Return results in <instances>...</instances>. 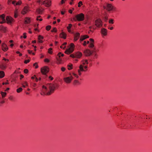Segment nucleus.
<instances>
[{"instance_id": "obj_49", "label": "nucleus", "mask_w": 152, "mask_h": 152, "mask_svg": "<svg viewBox=\"0 0 152 152\" xmlns=\"http://www.w3.org/2000/svg\"><path fill=\"white\" fill-rule=\"evenodd\" d=\"M83 67L85 69V70H86V71L87 70V68H88V66H85L83 65Z\"/></svg>"}, {"instance_id": "obj_59", "label": "nucleus", "mask_w": 152, "mask_h": 152, "mask_svg": "<svg viewBox=\"0 0 152 152\" xmlns=\"http://www.w3.org/2000/svg\"><path fill=\"white\" fill-rule=\"evenodd\" d=\"M65 12V11H61V14L62 15H64V13Z\"/></svg>"}, {"instance_id": "obj_52", "label": "nucleus", "mask_w": 152, "mask_h": 152, "mask_svg": "<svg viewBox=\"0 0 152 152\" xmlns=\"http://www.w3.org/2000/svg\"><path fill=\"white\" fill-rule=\"evenodd\" d=\"M108 19H107V18L106 17H105V18H104V20L105 21H107V20Z\"/></svg>"}, {"instance_id": "obj_39", "label": "nucleus", "mask_w": 152, "mask_h": 152, "mask_svg": "<svg viewBox=\"0 0 152 152\" xmlns=\"http://www.w3.org/2000/svg\"><path fill=\"white\" fill-rule=\"evenodd\" d=\"M40 17H41V16H39L38 17H37V20H39L40 21H42V18H40L39 19V18H40Z\"/></svg>"}, {"instance_id": "obj_7", "label": "nucleus", "mask_w": 152, "mask_h": 152, "mask_svg": "<svg viewBox=\"0 0 152 152\" xmlns=\"http://www.w3.org/2000/svg\"><path fill=\"white\" fill-rule=\"evenodd\" d=\"M41 71L43 74L46 75L49 72V69L48 67L45 66L41 68Z\"/></svg>"}, {"instance_id": "obj_24", "label": "nucleus", "mask_w": 152, "mask_h": 152, "mask_svg": "<svg viewBox=\"0 0 152 152\" xmlns=\"http://www.w3.org/2000/svg\"><path fill=\"white\" fill-rule=\"evenodd\" d=\"M4 72L2 71H0V78L3 77L4 76Z\"/></svg>"}, {"instance_id": "obj_55", "label": "nucleus", "mask_w": 152, "mask_h": 152, "mask_svg": "<svg viewBox=\"0 0 152 152\" xmlns=\"http://www.w3.org/2000/svg\"><path fill=\"white\" fill-rule=\"evenodd\" d=\"M20 79H21L22 78H23L24 77V76L23 75H20Z\"/></svg>"}, {"instance_id": "obj_10", "label": "nucleus", "mask_w": 152, "mask_h": 152, "mask_svg": "<svg viewBox=\"0 0 152 152\" xmlns=\"http://www.w3.org/2000/svg\"><path fill=\"white\" fill-rule=\"evenodd\" d=\"M51 1H49L48 0H45L44 1L42 4H44L46 6H49L51 5Z\"/></svg>"}, {"instance_id": "obj_26", "label": "nucleus", "mask_w": 152, "mask_h": 152, "mask_svg": "<svg viewBox=\"0 0 152 152\" xmlns=\"http://www.w3.org/2000/svg\"><path fill=\"white\" fill-rule=\"evenodd\" d=\"M0 67L1 69L4 70L6 68V66L4 64H2L0 65Z\"/></svg>"}, {"instance_id": "obj_51", "label": "nucleus", "mask_w": 152, "mask_h": 152, "mask_svg": "<svg viewBox=\"0 0 152 152\" xmlns=\"http://www.w3.org/2000/svg\"><path fill=\"white\" fill-rule=\"evenodd\" d=\"M18 15L17 13L15 12V13L14 17L15 18H16L17 17Z\"/></svg>"}, {"instance_id": "obj_34", "label": "nucleus", "mask_w": 152, "mask_h": 152, "mask_svg": "<svg viewBox=\"0 0 152 152\" xmlns=\"http://www.w3.org/2000/svg\"><path fill=\"white\" fill-rule=\"evenodd\" d=\"M109 22L110 23L113 24L114 23L113 20V19L110 20Z\"/></svg>"}, {"instance_id": "obj_14", "label": "nucleus", "mask_w": 152, "mask_h": 152, "mask_svg": "<svg viewBox=\"0 0 152 152\" xmlns=\"http://www.w3.org/2000/svg\"><path fill=\"white\" fill-rule=\"evenodd\" d=\"M28 10V9L27 7H25L23 9L21 13L22 14L24 15L26 14Z\"/></svg>"}, {"instance_id": "obj_6", "label": "nucleus", "mask_w": 152, "mask_h": 152, "mask_svg": "<svg viewBox=\"0 0 152 152\" xmlns=\"http://www.w3.org/2000/svg\"><path fill=\"white\" fill-rule=\"evenodd\" d=\"M95 25L97 27L100 28L102 25V20L100 19H97L95 21Z\"/></svg>"}, {"instance_id": "obj_64", "label": "nucleus", "mask_w": 152, "mask_h": 152, "mask_svg": "<svg viewBox=\"0 0 152 152\" xmlns=\"http://www.w3.org/2000/svg\"><path fill=\"white\" fill-rule=\"evenodd\" d=\"M15 1H13L12 2V4H14V5H15Z\"/></svg>"}, {"instance_id": "obj_36", "label": "nucleus", "mask_w": 152, "mask_h": 152, "mask_svg": "<svg viewBox=\"0 0 152 152\" xmlns=\"http://www.w3.org/2000/svg\"><path fill=\"white\" fill-rule=\"evenodd\" d=\"M57 31V30L56 28H54L52 30L51 32H56Z\"/></svg>"}, {"instance_id": "obj_19", "label": "nucleus", "mask_w": 152, "mask_h": 152, "mask_svg": "<svg viewBox=\"0 0 152 152\" xmlns=\"http://www.w3.org/2000/svg\"><path fill=\"white\" fill-rule=\"evenodd\" d=\"M89 37V36L87 35H84L82 36H81L80 39V41H82L86 39Z\"/></svg>"}, {"instance_id": "obj_60", "label": "nucleus", "mask_w": 152, "mask_h": 152, "mask_svg": "<svg viewBox=\"0 0 152 152\" xmlns=\"http://www.w3.org/2000/svg\"><path fill=\"white\" fill-rule=\"evenodd\" d=\"M11 1V0H8V4H10Z\"/></svg>"}, {"instance_id": "obj_4", "label": "nucleus", "mask_w": 152, "mask_h": 152, "mask_svg": "<svg viewBox=\"0 0 152 152\" xmlns=\"http://www.w3.org/2000/svg\"><path fill=\"white\" fill-rule=\"evenodd\" d=\"M70 76H69L65 77L64 78V81L66 83H70L71 82L73 78L72 75L71 74H70Z\"/></svg>"}, {"instance_id": "obj_9", "label": "nucleus", "mask_w": 152, "mask_h": 152, "mask_svg": "<svg viewBox=\"0 0 152 152\" xmlns=\"http://www.w3.org/2000/svg\"><path fill=\"white\" fill-rule=\"evenodd\" d=\"M5 16L4 14L0 15V23H3L5 22L6 21L5 19Z\"/></svg>"}, {"instance_id": "obj_16", "label": "nucleus", "mask_w": 152, "mask_h": 152, "mask_svg": "<svg viewBox=\"0 0 152 152\" xmlns=\"http://www.w3.org/2000/svg\"><path fill=\"white\" fill-rule=\"evenodd\" d=\"M101 34L104 36H106L107 34V30L105 28H102L101 30Z\"/></svg>"}, {"instance_id": "obj_58", "label": "nucleus", "mask_w": 152, "mask_h": 152, "mask_svg": "<svg viewBox=\"0 0 152 152\" xmlns=\"http://www.w3.org/2000/svg\"><path fill=\"white\" fill-rule=\"evenodd\" d=\"M42 0H38V2L39 3H41V4H42V1H41Z\"/></svg>"}, {"instance_id": "obj_62", "label": "nucleus", "mask_w": 152, "mask_h": 152, "mask_svg": "<svg viewBox=\"0 0 152 152\" xmlns=\"http://www.w3.org/2000/svg\"><path fill=\"white\" fill-rule=\"evenodd\" d=\"M3 60H4L5 61H9V60L8 59H6L5 58H4Z\"/></svg>"}, {"instance_id": "obj_42", "label": "nucleus", "mask_w": 152, "mask_h": 152, "mask_svg": "<svg viewBox=\"0 0 152 152\" xmlns=\"http://www.w3.org/2000/svg\"><path fill=\"white\" fill-rule=\"evenodd\" d=\"M28 70L27 69H25L24 70V72L25 73L27 74L28 72Z\"/></svg>"}, {"instance_id": "obj_29", "label": "nucleus", "mask_w": 152, "mask_h": 152, "mask_svg": "<svg viewBox=\"0 0 152 152\" xmlns=\"http://www.w3.org/2000/svg\"><path fill=\"white\" fill-rule=\"evenodd\" d=\"M22 90V88H18L17 89V92L18 93H20L21 91Z\"/></svg>"}, {"instance_id": "obj_35", "label": "nucleus", "mask_w": 152, "mask_h": 152, "mask_svg": "<svg viewBox=\"0 0 152 152\" xmlns=\"http://www.w3.org/2000/svg\"><path fill=\"white\" fill-rule=\"evenodd\" d=\"M83 4H82V2L81 1H80V2H79L78 3V7H80V6H81V5H82Z\"/></svg>"}, {"instance_id": "obj_3", "label": "nucleus", "mask_w": 152, "mask_h": 152, "mask_svg": "<svg viewBox=\"0 0 152 152\" xmlns=\"http://www.w3.org/2000/svg\"><path fill=\"white\" fill-rule=\"evenodd\" d=\"M76 18H74L73 20L75 21L77 20L78 21H82L84 19V15L82 13H80L76 15Z\"/></svg>"}, {"instance_id": "obj_13", "label": "nucleus", "mask_w": 152, "mask_h": 152, "mask_svg": "<svg viewBox=\"0 0 152 152\" xmlns=\"http://www.w3.org/2000/svg\"><path fill=\"white\" fill-rule=\"evenodd\" d=\"M6 20L7 23H11L13 20V19L11 17L7 16L6 18Z\"/></svg>"}, {"instance_id": "obj_30", "label": "nucleus", "mask_w": 152, "mask_h": 152, "mask_svg": "<svg viewBox=\"0 0 152 152\" xmlns=\"http://www.w3.org/2000/svg\"><path fill=\"white\" fill-rule=\"evenodd\" d=\"M72 64H70V65H68V69L69 70H70L72 69Z\"/></svg>"}, {"instance_id": "obj_38", "label": "nucleus", "mask_w": 152, "mask_h": 152, "mask_svg": "<svg viewBox=\"0 0 152 152\" xmlns=\"http://www.w3.org/2000/svg\"><path fill=\"white\" fill-rule=\"evenodd\" d=\"M72 74L75 77H76L77 78H78V77H79L76 74L74 73H73Z\"/></svg>"}, {"instance_id": "obj_32", "label": "nucleus", "mask_w": 152, "mask_h": 152, "mask_svg": "<svg viewBox=\"0 0 152 152\" xmlns=\"http://www.w3.org/2000/svg\"><path fill=\"white\" fill-rule=\"evenodd\" d=\"M52 48H50L48 49V53L50 54H52Z\"/></svg>"}, {"instance_id": "obj_22", "label": "nucleus", "mask_w": 152, "mask_h": 152, "mask_svg": "<svg viewBox=\"0 0 152 152\" xmlns=\"http://www.w3.org/2000/svg\"><path fill=\"white\" fill-rule=\"evenodd\" d=\"M60 36L61 37L65 39L66 37V34L64 32H62L60 34Z\"/></svg>"}, {"instance_id": "obj_33", "label": "nucleus", "mask_w": 152, "mask_h": 152, "mask_svg": "<svg viewBox=\"0 0 152 152\" xmlns=\"http://www.w3.org/2000/svg\"><path fill=\"white\" fill-rule=\"evenodd\" d=\"M51 28V26H48L46 27V29L47 31L49 30Z\"/></svg>"}, {"instance_id": "obj_8", "label": "nucleus", "mask_w": 152, "mask_h": 152, "mask_svg": "<svg viewBox=\"0 0 152 152\" xmlns=\"http://www.w3.org/2000/svg\"><path fill=\"white\" fill-rule=\"evenodd\" d=\"M104 8L106 9L108 11H109L112 10L113 8L111 4H107L106 7H104Z\"/></svg>"}, {"instance_id": "obj_41", "label": "nucleus", "mask_w": 152, "mask_h": 152, "mask_svg": "<svg viewBox=\"0 0 152 152\" xmlns=\"http://www.w3.org/2000/svg\"><path fill=\"white\" fill-rule=\"evenodd\" d=\"M21 3V1H19L16 3V5H20Z\"/></svg>"}, {"instance_id": "obj_20", "label": "nucleus", "mask_w": 152, "mask_h": 152, "mask_svg": "<svg viewBox=\"0 0 152 152\" xmlns=\"http://www.w3.org/2000/svg\"><path fill=\"white\" fill-rule=\"evenodd\" d=\"M60 55H61V56H64V54H62L61 53L59 52L58 54V56L59 57V58H57V59L58 61L59 62V63H60V62L61 61V60L60 58V57H61Z\"/></svg>"}, {"instance_id": "obj_37", "label": "nucleus", "mask_w": 152, "mask_h": 152, "mask_svg": "<svg viewBox=\"0 0 152 152\" xmlns=\"http://www.w3.org/2000/svg\"><path fill=\"white\" fill-rule=\"evenodd\" d=\"M72 25L71 24H69V26H68L67 27V29H70L71 28L72 26Z\"/></svg>"}, {"instance_id": "obj_40", "label": "nucleus", "mask_w": 152, "mask_h": 152, "mask_svg": "<svg viewBox=\"0 0 152 152\" xmlns=\"http://www.w3.org/2000/svg\"><path fill=\"white\" fill-rule=\"evenodd\" d=\"M94 46V45L93 42H91L90 44V47L91 48H93Z\"/></svg>"}, {"instance_id": "obj_46", "label": "nucleus", "mask_w": 152, "mask_h": 152, "mask_svg": "<svg viewBox=\"0 0 152 152\" xmlns=\"http://www.w3.org/2000/svg\"><path fill=\"white\" fill-rule=\"evenodd\" d=\"M70 57H71L72 58H76L75 57V55H74L73 54H71L70 55Z\"/></svg>"}, {"instance_id": "obj_15", "label": "nucleus", "mask_w": 152, "mask_h": 152, "mask_svg": "<svg viewBox=\"0 0 152 152\" xmlns=\"http://www.w3.org/2000/svg\"><path fill=\"white\" fill-rule=\"evenodd\" d=\"M84 53L85 55L87 56H89L92 54L91 51L88 49H86L84 51Z\"/></svg>"}, {"instance_id": "obj_2", "label": "nucleus", "mask_w": 152, "mask_h": 152, "mask_svg": "<svg viewBox=\"0 0 152 152\" xmlns=\"http://www.w3.org/2000/svg\"><path fill=\"white\" fill-rule=\"evenodd\" d=\"M82 64H80L79 66V69L78 70V72L80 75L81 74V71H86V70H85L83 69V65H84L86 64H88V60H86L82 61Z\"/></svg>"}, {"instance_id": "obj_23", "label": "nucleus", "mask_w": 152, "mask_h": 152, "mask_svg": "<svg viewBox=\"0 0 152 152\" xmlns=\"http://www.w3.org/2000/svg\"><path fill=\"white\" fill-rule=\"evenodd\" d=\"M0 30L5 32L6 31V27H4L2 26H0Z\"/></svg>"}, {"instance_id": "obj_12", "label": "nucleus", "mask_w": 152, "mask_h": 152, "mask_svg": "<svg viewBox=\"0 0 152 152\" xmlns=\"http://www.w3.org/2000/svg\"><path fill=\"white\" fill-rule=\"evenodd\" d=\"M80 36V34L79 33H76L74 34V40L76 41L79 39Z\"/></svg>"}, {"instance_id": "obj_44", "label": "nucleus", "mask_w": 152, "mask_h": 152, "mask_svg": "<svg viewBox=\"0 0 152 152\" xmlns=\"http://www.w3.org/2000/svg\"><path fill=\"white\" fill-rule=\"evenodd\" d=\"M34 66H35V68H37L38 67V66L37 65V63H35L34 64Z\"/></svg>"}, {"instance_id": "obj_45", "label": "nucleus", "mask_w": 152, "mask_h": 152, "mask_svg": "<svg viewBox=\"0 0 152 152\" xmlns=\"http://www.w3.org/2000/svg\"><path fill=\"white\" fill-rule=\"evenodd\" d=\"M61 70L63 72H64L65 70V68L64 67H62L61 68Z\"/></svg>"}, {"instance_id": "obj_11", "label": "nucleus", "mask_w": 152, "mask_h": 152, "mask_svg": "<svg viewBox=\"0 0 152 152\" xmlns=\"http://www.w3.org/2000/svg\"><path fill=\"white\" fill-rule=\"evenodd\" d=\"M1 47L2 50L4 51H6L8 49L7 46L6 44L4 43L2 44Z\"/></svg>"}, {"instance_id": "obj_18", "label": "nucleus", "mask_w": 152, "mask_h": 152, "mask_svg": "<svg viewBox=\"0 0 152 152\" xmlns=\"http://www.w3.org/2000/svg\"><path fill=\"white\" fill-rule=\"evenodd\" d=\"M82 56V53L80 52H77L75 54V56L76 58H80Z\"/></svg>"}, {"instance_id": "obj_21", "label": "nucleus", "mask_w": 152, "mask_h": 152, "mask_svg": "<svg viewBox=\"0 0 152 152\" xmlns=\"http://www.w3.org/2000/svg\"><path fill=\"white\" fill-rule=\"evenodd\" d=\"M43 39V37L40 35H39L38 36V39L39 42V43H42L43 42V41L42 40Z\"/></svg>"}, {"instance_id": "obj_47", "label": "nucleus", "mask_w": 152, "mask_h": 152, "mask_svg": "<svg viewBox=\"0 0 152 152\" xmlns=\"http://www.w3.org/2000/svg\"><path fill=\"white\" fill-rule=\"evenodd\" d=\"M45 62H49V60L48 59L46 58L45 59Z\"/></svg>"}, {"instance_id": "obj_56", "label": "nucleus", "mask_w": 152, "mask_h": 152, "mask_svg": "<svg viewBox=\"0 0 152 152\" xmlns=\"http://www.w3.org/2000/svg\"><path fill=\"white\" fill-rule=\"evenodd\" d=\"M36 85V84L35 83H33L32 84V86L34 87Z\"/></svg>"}, {"instance_id": "obj_31", "label": "nucleus", "mask_w": 152, "mask_h": 152, "mask_svg": "<svg viewBox=\"0 0 152 152\" xmlns=\"http://www.w3.org/2000/svg\"><path fill=\"white\" fill-rule=\"evenodd\" d=\"M23 87L25 88L26 86H28V84L26 82H25L24 83L22 84Z\"/></svg>"}, {"instance_id": "obj_48", "label": "nucleus", "mask_w": 152, "mask_h": 152, "mask_svg": "<svg viewBox=\"0 0 152 152\" xmlns=\"http://www.w3.org/2000/svg\"><path fill=\"white\" fill-rule=\"evenodd\" d=\"M23 38L24 39L26 38V33H23Z\"/></svg>"}, {"instance_id": "obj_25", "label": "nucleus", "mask_w": 152, "mask_h": 152, "mask_svg": "<svg viewBox=\"0 0 152 152\" xmlns=\"http://www.w3.org/2000/svg\"><path fill=\"white\" fill-rule=\"evenodd\" d=\"M30 22V19L29 18H26V19L25 21V24L29 23Z\"/></svg>"}, {"instance_id": "obj_43", "label": "nucleus", "mask_w": 152, "mask_h": 152, "mask_svg": "<svg viewBox=\"0 0 152 152\" xmlns=\"http://www.w3.org/2000/svg\"><path fill=\"white\" fill-rule=\"evenodd\" d=\"M30 61V60H26L25 61H24V63L25 64H27Z\"/></svg>"}, {"instance_id": "obj_50", "label": "nucleus", "mask_w": 152, "mask_h": 152, "mask_svg": "<svg viewBox=\"0 0 152 152\" xmlns=\"http://www.w3.org/2000/svg\"><path fill=\"white\" fill-rule=\"evenodd\" d=\"M90 41L91 42H94V40L92 39H90Z\"/></svg>"}, {"instance_id": "obj_54", "label": "nucleus", "mask_w": 152, "mask_h": 152, "mask_svg": "<svg viewBox=\"0 0 152 152\" xmlns=\"http://www.w3.org/2000/svg\"><path fill=\"white\" fill-rule=\"evenodd\" d=\"M9 84V83L8 82H6V83H2V84L4 85V84L7 85Z\"/></svg>"}, {"instance_id": "obj_28", "label": "nucleus", "mask_w": 152, "mask_h": 152, "mask_svg": "<svg viewBox=\"0 0 152 152\" xmlns=\"http://www.w3.org/2000/svg\"><path fill=\"white\" fill-rule=\"evenodd\" d=\"M6 94L7 93L6 92H1V94L3 97H4L6 96Z\"/></svg>"}, {"instance_id": "obj_63", "label": "nucleus", "mask_w": 152, "mask_h": 152, "mask_svg": "<svg viewBox=\"0 0 152 152\" xmlns=\"http://www.w3.org/2000/svg\"><path fill=\"white\" fill-rule=\"evenodd\" d=\"M69 12L70 13H72V11L71 10H69Z\"/></svg>"}, {"instance_id": "obj_27", "label": "nucleus", "mask_w": 152, "mask_h": 152, "mask_svg": "<svg viewBox=\"0 0 152 152\" xmlns=\"http://www.w3.org/2000/svg\"><path fill=\"white\" fill-rule=\"evenodd\" d=\"M37 12L39 14H41L42 12V10L40 9H38L37 10Z\"/></svg>"}, {"instance_id": "obj_5", "label": "nucleus", "mask_w": 152, "mask_h": 152, "mask_svg": "<svg viewBox=\"0 0 152 152\" xmlns=\"http://www.w3.org/2000/svg\"><path fill=\"white\" fill-rule=\"evenodd\" d=\"M74 46L75 45L73 43H71L70 44V47L68 49L66 50L65 51V53L67 54H69L72 53L74 50L73 48Z\"/></svg>"}, {"instance_id": "obj_1", "label": "nucleus", "mask_w": 152, "mask_h": 152, "mask_svg": "<svg viewBox=\"0 0 152 152\" xmlns=\"http://www.w3.org/2000/svg\"><path fill=\"white\" fill-rule=\"evenodd\" d=\"M42 88L43 94L41 93V95L47 94L49 95L54 92L55 89V87L54 84L49 83L47 84L46 86H43Z\"/></svg>"}, {"instance_id": "obj_17", "label": "nucleus", "mask_w": 152, "mask_h": 152, "mask_svg": "<svg viewBox=\"0 0 152 152\" xmlns=\"http://www.w3.org/2000/svg\"><path fill=\"white\" fill-rule=\"evenodd\" d=\"M73 85L75 86L79 85L80 84V82L77 80H75L73 82Z\"/></svg>"}, {"instance_id": "obj_57", "label": "nucleus", "mask_w": 152, "mask_h": 152, "mask_svg": "<svg viewBox=\"0 0 152 152\" xmlns=\"http://www.w3.org/2000/svg\"><path fill=\"white\" fill-rule=\"evenodd\" d=\"M83 44L84 46L86 45V41H84Z\"/></svg>"}, {"instance_id": "obj_61", "label": "nucleus", "mask_w": 152, "mask_h": 152, "mask_svg": "<svg viewBox=\"0 0 152 152\" xmlns=\"http://www.w3.org/2000/svg\"><path fill=\"white\" fill-rule=\"evenodd\" d=\"M65 46H64L63 48L62 47V46H60V48H63V49H65Z\"/></svg>"}, {"instance_id": "obj_53", "label": "nucleus", "mask_w": 152, "mask_h": 152, "mask_svg": "<svg viewBox=\"0 0 152 152\" xmlns=\"http://www.w3.org/2000/svg\"><path fill=\"white\" fill-rule=\"evenodd\" d=\"M28 53L29 54H31V53H32V51H31V50H28Z\"/></svg>"}]
</instances>
